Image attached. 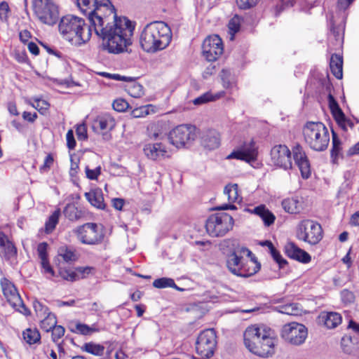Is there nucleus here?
I'll use <instances>...</instances> for the list:
<instances>
[{
  "instance_id": "nucleus-55",
  "label": "nucleus",
  "mask_w": 359,
  "mask_h": 359,
  "mask_svg": "<svg viewBox=\"0 0 359 359\" xmlns=\"http://www.w3.org/2000/svg\"><path fill=\"white\" fill-rule=\"evenodd\" d=\"M85 171H86V177L88 179H90L91 180H97V177L101 173V167L98 166V167L95 168V169H90L88 166H86Z\"/></svg>"
},
{
  "instance_id": "nucleus-54",
  "label": "nucleus",
  "mask_w": 359,
  "mask_h": 359,
  "mask_svg": "<svg viewBox=\"0 0 359 359\" xmlns=\"http://www.w3.org/2000/svg\"><path fill=\"white\" fill-rule=\"evenodd\" d=\"M259 0H236L239 8L247 10L257 5Z\"/></svg>"
},
{
  "instance_id": "nucleus-27",
  "label": "nucleus",
  "mask_w": 359,
  "mask_h": 359,
  "mask_svg": "<svg viewBox=\"0 0 359 359\" xmlns=\"http://www.w3.org/2000/svg\"><path fill=\"white\" fill-rule=\"evenodd\" d=\"M243 262H244L243 256L238 255L236 252H232L227 257L226 266L233 274L238 276Z\"/></svg>"
},
{
  "instance_id": "nucleus-50",
  "label": "nucleus",
  "mask_w": 359,
  "mask_h": 359,
  "mask_svg": "<svg viewBox=\"0 0 359 359\" xmlns=\"http://www.w3.org/2000/svg\"><path fill=\"white\" fill-rule=\"evenodd\" d=\"M50 331L52 332L53 341L57 343L64 336L65 330L62 325H56Z\"/></svg>"
},
{
  "instance_id": "nucleus-49",
  "label": "nucleus",
  "mask_w": 359,
  "mask_h": 359,
  "mask_svg": "<svg viewBox=\"0 0 359 359\" xmlns=\"http://www.w3.org/2000/svg\"><path fill=\"white\" fill-rule=\"evenodd\" d=\"M340 295L341 301L346 304H351L355 301V297L354 293L348 290H343L341 292Z\"/></svg>"
},
{
  "instance_id": "nucleus-39",
  "label": "nucleus",
  "mask_w": 359,
  "mask_h": 359,
  "mask_svg": "<svg viewBox=\"0 0 359 359\" xmlns=\"http://www.w3.org/2000/svg\"><path fill=\"white\" fill-rule=\"evenodd\" d=\"M60 210L57 209L53 212V213L48 217V219L46 222V231L47 233H50L53 231L57 224L59 221V217L60 216Z\"/></svg>"
},
{
  "instance_id": "nucleus-52",
  "label": "nucleus",
  "mask_w": 359,
  "mask_h": 359,
  "mask_svg": "<svg viewBox=\"0 0 359 359\" xmlns=\"http://www.w3.org/2000/svg\"><path fill=\"white\" fill-rule=\"evenodd\" d=\"M129 107V104L123 99L114 100V110L118 112L125 111Z\"/></svg>"
},
{
  "instance_id": "nucleus-31",
  "label": "nucleus",
  "mask_w": 359,
  "mask_h": 359,
  "mask_svg": "<svg viewBox=\"0 0 359 359\" xmlns=\"http://www.w3.org/2000/svg\"><path fill=\"white\" fill-rule=\"evenodd\" d=\"M358 343V339L355 336H344L341 338V345L344 353L346 354H354L358 347L355 345Z\"/></svg>"
},
{
  "instance_id": "nucleus-44",
  "label": "nucleus",
  "mask_w": 359,
  "mask_h": 359,
  "mask_svg": "<svg viewBox=\"0 0 359 359\" xmlns=\"http://www.w3.org/2000/svg\"><path fill=\"white\" fill-rule=\"evenodd\" d=\"M131 85L129 86L128 93L133 97H142L144 92V87L139 83L135 81L130 82Z\"/></svg>"
},
{
  "instance_id": "nucleus-38",
  "label": "nucleus",
  "mask_w": 359,
  "mask_h": 359,
  "mask_svg": "<svg viewBox=\"0 0 359 359\" xmlns=\"http://www.w3.org/2000/svg\"><path fill=\"white\" fill-rule=\"evenodd\" d=\"M155 112V107L152 104H147L144 106H141L140 107H137L134 109L132 112L131 115L134 118H141L144 117L147 115L149 114L150 113H154Z\"/></svg>"
},
{
  "instance_id": "nucleus-17",
  "label": "nucleus",
  "mask_w": 359,
  "mask_h": 359,
  "mask_svg": "<svg viewBox=\"0 0 359 359\" xmlns=\"http://www.w3.org/2000/svg\"><path fill=\"white\" fill-rule=\"evenodd\" d=\"M292 155L302 177L308 179L311 175L310 163L303 147L299 144H296L292 147Z\"/></svg>"
},
{
  "instance_id": "nucleus-53",
  "label": "nucleus",
  "mask_w": 359,
  "mask_h": 359,
  "mask_svg": "<svg viewBox=\"0 0 359 359\" xmlns=\"http://www.w3.org/2000/svg\"><path fill=\"white\" fill-rule=\"evenodd\" d=\"M50 104L48 102L44 100L39 98L34 99V104H33V107L41 114H43V111L47 110Z\"/></svg>"
},
{
  "instance_id": "nucleus-9",
  "label": "nucleus",
  "mask_w": 359,
  "mask_h": 359,
  "mask_svg": "<svg viewBox=\"0 0 359 359\" xmlns=\"http://www.w3.org/2000/svg\"><path fill=\"white\" fill-rule=\"evenodd\" d=\"M216 345V334L214 330H205L200 333L196 341V353L202 358H210L215 353Z\"/></svg>"
},
{
  "instance_id": "nucleus-40",
  "label": "nucleus",
  "mask_w": 359,
  "mask_h": 359,
  "mask_svg": "<svg viewBox=\"0 0 359 359\" xmlns=\"http://www.w3.org/2000/svg\"><path fill=\"white\" fill-rule=\"evenodd\" d=\"M278 311L287 315L298 316L301 313V309L297 304L292 303L280 306Z\"/></svg>"
},
{
  "instance_id": "nucleus-64",
  "label": "nucleus",
  "mask_w": 359,
  "mask_h": 359,
  "mask_svg": "<svg viewBox=\"0 0 359 359\" xmlns=\"http://www.w3.org/2000/svg\"><path fill=\"white\" fill-rule=\"evenodd\" d=\"M275 219L276 217L274 215L270 210H269L266 214H264L262 221L265 226H269L273 224Z\"/></svg>"
},
{
  "instance_id": "nucleus-60",
  "label": "nucleus",
  "mask_w": 359,
  "mask_h": 359,
  "mask_svg": "<svg viewBox=\"0 0 359 359\" xmlns=\"http://www.w3.org/2000/svg\"><path fill=\"white\" fill-rule=\"evenodd\" d=\"M53 163V158L50 154H48L46 156L44 159V162L43 165H41L39 168V170L41 172H47L48 170L50 168V166Z\"/></svg>"
},
{
  "instance_id": "nucleus-15",
  "label": "nucleus",
  "mask_w": 359,
  "mask_h": 359,
  "mask_svg": "<svg viewBox=\"0 0 359 359\" xmlns=\"http://www.w3.org/2000/svg\"><path fill=\"white\" fill-rule=\"evenodd\" d=\"M291 151L286 145L278 144L271 150L272 163L284 170L292 168Z\"/></svg>"
},
{
  "instance_id": "nucleus-59",
  "label": "nucleus",
  "mask_w": 359,
  "mask_h": 359,
  "mask_svg": "<svg viewBox=\"0 0 359 359\" xmlns=\"http://www.w3.org/2000/svg\"><path fill=\"white\" fill-rule=\"evenodd\" d=\"M327 101L331 113L341 109L337 101L330 93L327 95Z\"/></svg>"
},
{
  "instance_id": "nucleus-51",
  "label": "nucleus",
  "mask_w": 359,
  "mask_h": 359,
  "mask_svg": "<svg viewBox=\"0 0 359 359\" xmlns=\"http://www.w3.org/2000/svg\"><path fill=\"white\" fill-rule=\"evenodd\" d=\"M59 273L64 280L72 282L76 280V270L73 271L72 269H60Z\"/></svg>"
},
{
  "instance_id": "nucleus-48",
  "label": "nucleus",
  "mask_w": 359,
  "mask_h": 359,
  "mask_svg": "<svg viewBox=\"0 0 359 359\" xmlns=\"http://www.w3.org/2000/svg\"><path fill=\"white\" fill-rule=\"evenodd\" d=\"M11 12L8 4L6 1L0 3V20L4 22H7L8 15Z\"/></svg>"
},
{
  "instance_id": "nucleus-57",
  "label": "nucleus",
  "mask_w": 359,
  "mask_h": 359,
  "mask_svg": "<svg viewBox=\"0 0 359 359\" xmlns=\"http://www.w3.org/2000/svg\"><path fill=\"white\" fill-rule=\"evenodd\" d=\"M75 270L76 273V280H79L80 278H86L88 274H90L92 272L93 268L89 266L78 267Z\"/></svg>"
},
{
  "instance_id": "nucleus-16",
  "label": "nucleus",
  "mask_w": 359,
  "mask_h": 359,
  "mask_svg": "<svg viewBox=\"0 0 359 359\" xmlns=\"http://www.w3.org/2000/svg\"><path fill=\"white\" fill-rule=\"evenodd\" d=\"M257 149L253 140L250 142H245L243 145L237 150H233L227 156V159H238L250 163L257 159Z\"/></svg>"
},
{
  "instance_id": "nucleus-10",
  "label": "nucleus",
  "mask_w": 359,
  "mask_h": 359,
  "mask_svg": "<svg viewBox=\"0 0 359 359\" xmlns=\"http://www.w3.org/2000/svg\"><path fill=\"white\" fill-rule=\"evenodd\" d=\"M75 233L79 240L86 245H95L100 243L104 236L102 226L95 223H86L79 226Z\"/></svg>"
},
{
  "instance_id": "nucleus-11",
  "label": "nucleus",
  "mask_w": 359,
  "mask_h": 359,
  "mask_svg": "<svg viewBox=\"0 0 359 359\" xmlns=\"http://www.w3.org/2000/svg\"><path fill=\"white\" fill-rule=\"evenodd\" d=\"M307 334V328L304 325L294 322L285 325L281 330L282 338L293 345L304 343Z\"/></svg>"
},
{
  "instance_id": "nucleus-30",
  "label": "nucleus",
  "mask_w": 359,
  "mask_h": 359,
  "mask_svg": "<svg viewBox=\"0 0 359 359\" xmlns=\"http://www.w3.org/2000/svg\"><path fill=\"white\" fill-rule=\"evenodd\" d=\"M69 330L73 333L79 334L82 335H91L93 333L98 332V329L96 328V326L95 325L89 326L86 324L80 322L71 323L69 326Z\"/></svg>"
},
{
  "instance_id": "nucleus-58",
  "label": "nucleus",
  "mask_w": 359,
  "mask_h": 359,
  "mask_svg": "<svg viewBox=\"0 0 359 359\" xmlns=\"http://www.w3.org/2000/svg\"><path fill=\"white\" fill-rule=\"evenodd\" d=\"M228 27L231 34H236L240 29V20L238 17L231 18L228 24Z\"/></svg>"
},
{
  "instance_id": "nucleus-18",
  "label": "nucleus",
  "mask_w": 359,
  "mask_h": 359,
  "mask_svg": "<svg viewBox=\"0 0 359 359\" xmlns=\"http://www.w3.org/2000/svg\"><path fill=\"white\" fill-rule=\"evenodd\" d=\"M133 32L116 33L114 30V54L130 53L129 47L132 45Z\"/></svg>"
},
{
  "instance_id": "nucleus-21",
  "label": "nucleus",
  "mask_w": 359,
  "mask_h": 359,
  "mask_svg": "<svg viewBox=\"0 0 359 359\" xmlns=\"http://www.w3.org/2000/svg\"><path fill=\"white\" fill-rule=\"evenodd\" d=\"M285 252L290 258L304 264L310 262L311 259V257L308 252L299 248L293 242H289L285 245Z\"/></svg>"
},
{
  "instance_id": "nucleus-41",
  "label": "nucleus",
  "mask_w": 359,
  "mask_h": 359,
  "mask_svg": "<svg viewBox=\"0 0 359 359\" xmlns=\"http://www.w3.org/2000/svg\"><path fill=\"white\" fill-rule=\"evenodd\" d=\"M111 121L112 118L109 114L107 116H98L97 118L94 121L93 128L94 130L100 129V130H106L107 128L108 122Z\"/></svg>"
},
{
  "instance_id": "nucleus-25",
  "label": "nucleus",
  "mask_w": 359,
  "mask_h": 359,
  "mask_svg": "<svg viewBox=\"0 0 359 359\" xmlns=\"http://www.w3.org/2000/svg\"><path fill=\"white\" fill-rule=\"evenodd\" d=\"M320 319L328 329L335 328L342 320L341 315L337 312H323Z\"/></svg>"
},
{
  "instance_id": "nucleus-32",
  "label": "nucleus",
  "mask_w": 359,
  "mask_h": 359,
  "mask_svg": "<svg viewBox=\"0 0 359 359\" xmlns=\"http://www.w3.org/2000/svg\"><path fill=\"white\" fill-rule=\"evenodd\" d=\"M283 208L290 214L299 213L302 209V202L297 198H285L282 201Z\"/></svg>"
},
{
  "instance_id": "nucleus-56",
  "label": "nucleus",
  "mask_w": 359,
  "mask_h": 359,
  "mask_svg": "<svg viewBox=\"0 0 359 359\" xmlns=\"http://www.w3.org/2000/svg\"><path fill=\"white\" fill-rule=\"evenodd\" d=\"M48 244L45 242L41 243L38 245L37 252L41 262L48 259L47 255Z\"/></svg>"
},
{
  "instance_id": "nucleus-37",
  "label": "nucleus",
  "mask_w": 359,
  "mask_h": 359,
  "mask_svg": "<svg viewBox=\"0 0 359 359\" xmlns=\"http://www.w3.org/2000/svg\"><path fill=\"white\" fill-rule=\"evenodd\" d=\"M224 193L228 197L229 203H235L238 198V186L237 184H229L224 189Z\"/></svg>"
},
{
  "instance_id": "nucleus-63",
  "label": "nucleus",
  "mask_w": 359,
  "mask_h": 359,
  "mask_svg": "<svg viewBox=\"0 0 359 359\" xmlns=\"http://www.w3.org/2000/svg\"><path fill=\"white\" fill-rule=\"evenodd\" d=\"M269 210L267 209L264 205H260L251 210V212L258 215L262 219H263L264 214H266Z\"/></svg>"
},
{
  "instance_id": "nucleus-13",
  "label": "nucleus",
  "mask_w": 359,
  "mask_h": 359,
  "mask_svg": "<svg viewBox=\"0 0 359 359\" xmlns=\"http://www.w3.org/2000/svg\"><path fill=\"white\" fill-rule=\"evenodd\" d=\"M223 50L222 39L217 34L206 37L202 44L203 55L209 62L215 61Z\"/></svg>"
},
{
  "instance_id": "nucleus-14",
  "label": "nucleus",
  "mask_w": 359,
  "mask_h": 359,
  "mask_svg": "<svg viewBox=\"0 0 359 359\" xmlns=\"http://www.w3.org/2000/svg\"><path fill=\"white\" fill-rule=\"evenodd\" d=\"M0 284L3 294L11 306L20 312L22 311L20 310V308H22L25 311H27V309L25 306V304L13 283L6 278H2L0 280Z\"/></svg>"
},
{
  "instance_id": "nucleus-6",
  "label": "nucleus",
  "mask_w": 359,
  "mask_h": 359,
  "mask_svg": "<svg viewBox=\"0 0 359 359\" xmlns=\"http://www.w3.org/2000/svg\"><path fill=\"white\" fill-rule=\"evenodd\" d=\"M296 236L299 241L308 243L311 245H315L323 237L322 226L319 223L313 220L304 219L297 226Z\"/></svg>"
},
{
  "instance_id": "nucleus-12",
  "label": "nucleus",
  "mask_w": 359,
  "mask_h": 359,
  "mask_svg": "<svg viewBox=\"0 0 359 359\" xmlns=\"http://www.w3.org/2000/svg\"><path fill=\"white\" fill-rule=\"evenodd\" d=\"M194 131L195 127L191 125H180L170 132L168 139L172 145L180 148L195 139Z\"/></svg>"
},
{
  "instance_id": "nucleus-4",
  "label": "nucleus",
  "mask_w": 359,
  "mask_h": 359,
  "mask_svg": "<svg viewBox=\"0 0 359 359\" xmlns=\"http://www.w3.org/2000/svg\"><path fill=\"white\" fill-rule=\"evenodd\" d=\"M59 32L63 38L74 46H80L90 38V29L83 18L74 15H66L61 18Z\"/></svg>"
},
{
  "instance_id": "nucleus-22",
  "label": "nucleus",
  "mask_w": 359,
  "mask_h": 359,
  "mask_svg": "<svg viewBox=\"0 0 359 359\" xmlns=\"http://www.w3.org/2000/svg\"><path fill=\"white\" fill-rule=\"evenodd\" d=\"M201 145L209 150L218 148L221 143L219 133L215 129H208L203 132L201 137Z\"/></svg>"
},
{
  "instance_id": "nucleus-24",
  "label": "nucleus",
  "mask_w": 359,
  "mask_h": 359,
  "mask_svg": "<svg viewBox=\"0 0 359 359\" xmlns=\"http://www.w3.org/2000/svg\"><path fill=\"white\" fill-rule=\"evenodd\" d=\"M261 269V264L257 261V258L253 256L250 259H244L243 265L240 268L238 276L248 278L256 273Z\"/></svg>"
},
{
  "instance_id": "nucleus-5",
  "label": "nucleus",
  "mask_w": 359,
  "mask_h": 359,
  "mask_svg": "<svg viewBox=\"0 0 359 359\" xmlns=\"http://www.w3.org/2000/svg\"><path fill=\"white\" fill-rule=\"evenodd\" d=\"M303 136L306 144L313 151H323L330 142L326 126L320 121H307L303 127Z\"/></svg>"
},
{
  "instance_id": "nucleus-3",
  "label": "nucleus",
  "mask_w": 359,
  "mask_h": 359,
  "mask_svg": "<svg viewBox=\"0 0 359 359\" xmlns=\"http://www.w3.org/2000/svg\"><path fill=\"white\" fill-rule=\"evenodd\" d=\"M245 347L253 354L268 358L275 353L276 339L272 337L270 329L257 325L249 326L243 334Z\"/></svg>"
},
{
  "instance_id": "nucleus-42",
  "label": "nucleus",
  "mask_w": 359,
  "mask_h": 359,
  "mask_svg": "<svg viewBox=\"0 0 359 359\" xmlns=\"http://www.w3.org/2000/svg\"><path fill=\"white\" fill-rule=\"evenodd\" d=\"M153 286L156 288L177 287L173 279L170 278H161L153 282Z\"/></svg>"
},
{
  "instance_id": "nucleus-1",
  "label": "nucleus",
  "mask_w": 359,
  "mask_h": 359,
  "mask_svg": "<svg viewBox=\"0 0 359 359\" xmlns=\"http://www.w3.org/2000/svg\"><path fill=\"white\" fill-rule=\"evenodd\" d=\"M77 6L81 11L88 16V20L94 27L95 34L98 36L102 50L112 53V25L107 22L104 25L105 11L112 13L110 0H77Z\"/></svg>"
},
{
  "instance_id": "nucleus-33",
  "label": "nucleus",
  "mask_w": 359,
  "mask_h": 359,
  "mask_svg": "<svg viewBox=\"0 0 359 359\" xmlns=\"http://www.w3.org/2000/svg\"><path fill=\"white\" fill-rule=\"evenodd\" d=\"M224 91H220L217 93L207 92L194 100L193 103L195 105H200L208 102L215 101L224 95Z\"/></svg>"
},
{
  "instance_id": "nucleus-61",
  "label": "nucleus",
  "mask_w": 359,
  "mask_h": 359,
  "mask_svg": "<svg viewBox=\"0 0 359 359\" xmlns=\"http://www.w3.org/2000/svg\"><path fill=\"white\" fill-rule=\"evenodd\" d=\"M76 133L79 140L87 139V130L84 124L79 126L76 130Z\"/></svg>"
},
{
  "instance_id": "nucleus-2",
  "label": "nucleus",
  "mask_w": 359,
  "mask_h": 359,
  "mask_svg": "<svg viewBox=\"0 0 359 359\" xmlns=\"http://www.w3.org/2000/svg\"><path fill=\"white\" fill-rule=\"evenodd\" d=\"M170 27L163 21L148 23L142 30L140 44L142 50L149 53H155L165 49L171 42Z\"/></svg>"
},
{
  "instance_id": "nucleus-19",
  "label": "nucleus",
  "mask_w": 359,
  "mask_h": 359,
  "mask_svg": "<svg viewBox=\"0 0 359 359\" xmlns=\"http://www.w3.org/2000/svg\"><path fill=\"white\" fill-rule=\"evenodd\" d=\"M0 254L7 261L12 262L17 256V248L8 236L0 231Z\"/></svg>"
},
{
  "instance_id": "nucleus-7",
  "label": "nucleus",
  "mask_w": 359,
  "mask_h": 359,
  "mask_svg": "<svg viewBox=\"0 0 359 359\" xmlns=\"http://www.w3.org/2000/svg\"><path fill=\"white\" fill-rule=\"evenodd\" d=\"M234 223L233 217L227 213L211 215L205 223L207 232L212 237L224 236L232 229Z\"/></svg>"
},
{
  "instance_id": "nucleus-36",
  "label": "nucleus",
  "mask_w": 359,
  "mask_h": 359,
  "mask_svg": "<svg viewBox=\"0 0 359 359\" xmlns=\"http://www.w3.org/2000/svg\"><path fill=\"white\" fill-rule=\"evenodd\" d=\"M23 338L29 344H34L40 341L41 335L36 329L28 328L23 332Z\"/></svg>"
},
{
  "instance_id": "nucleus-29",
  "label": "nucleus",
  "mask_w": 359,
  "mask_h": 359,
  "mask_svg": "<svg viewBox=\"0 0 359 359\" xmlns=\"http://www.w3.org/2000/svg\"><path fill=\"white\" fill-rule=\"evenodd\" d=\"M330 67L331 72L338 79L343 76V57L336 53L332 54L330 58Z\"/></svg>"
},
{
  "instance_id": "nucleus-26",
  "label": "nucleus",
  "mask_w": 359,
  "mask_h": 359,
  "mask_svg": "<svg viewBox=\"0 0 359 359\" xmlns=\"http://www.w3.org/2000/svg\"><path fill=\"white\" fill-rule=\"evenodd\" d=\"M85 212L72 202L67 204L63 210V214L69 221L76 222L84 216Z\"/></svg>"
},
{
  "instance_id": "nucleus-20",
  "label": "nucleus",
  "mask_w": 359,
  "mask_h": 359,
  "mask_svg": "<svg viewBox=\"0 0 359 359\" xmlns=\"http://www.w3.org/2000/svg\"><path fill=\"white\" fill-rule=\"evenodd\" d=\"M147 157L153 161H158L168 157L166 147L161 142L147 144L143 149Z\"/></svg>"
},
{
  "instance_id": "nucleus-47",
  "label": "nucleus",
  "mask_w": 359,
  "mask_h": 359,
  "mask_svg": "<svg viewBox=\"0 0 359 359\" xmlns=\"http://www.w3.org/2000/svg\"><path fill=\"white\" fill-rule=\"evenodd\" d=\"M33 307L39 317L42 318L50 313L48 308L37 299L33 301Z\"/></svg>"
},
{
  "instance_id": "nucleus-45",
  "label": "nucleus",
  "mask_w": 359,
  "mask_h": 359,
  "mask_svg": "<svg viewBox=\"0 0 359 359\" xmlns=\"http://www.w3.org/2000/svg\"><path fill=\"white\" fill-rule=\"evenodd\" d=\"M334 120L337 121L339 126L344 131L347 130V128H346V121H347V118L346 117L342 109H339L338 111H334L332 113Z\"/></svg>"
},
{
  "instance_id": "nucleus-23",
  "label": "nucleus",
  "mask_w": 359,
  "mask_h": 359,
  "mask_svg": "<svg viewBox=\"0 0 359 359\" xmlns=\"http://www.w3.org/2000/svg\"><path fill=\"white\" fill-rule=\"evenodd\" d=\"M116 33H129L133 32L135 25L125 16H118L116 10L114 6V29Z\"/></svg>"
},
{
  "instance_id": "nucleus-8",
  "label": "nucleus",
  "mask_w": 359,
  "mask_h": 359,
  "mask_svg": "<svg viewBox=\"0 0 359 359\" xmlns=\"http://www.w3.org/2000/svg\"><path fill=\"white\" fill-rule=\"evenodd\" d=\"M34 11L39 20L46 25H55L59 18L57 6L53 0H33Z\"/></svg>"
},
{
  "instance_id": "nucleus-35",
  "label": "nucleus",
  "mask_w": 359,
  "mask_h": 359,
  "mask_svg": "<svg viewBox=\"0 0 359 359\" xmlns=\"http://www.w3.org/2000/svg\"><path fill=\"white\" fill-rule=\"evenodd\" d=\"M43 317L44 318L41 320L40 327L45 332H48L57 325V318L51 312Z\"/></svg>"
},
{
  "instance_id": "nucleus-43",
  "label": "nucleus",
  "mask_w": 359,
  "mask_h": 359,
  "mask_svg": "<svg viewBox=\"0 0 359 359\" xmlns=\"http://www.w3.org/2000/svg\"><path fill=\"white\" fill-rule=\"evenodd\" d=\"M83 349L85 351L95 355H102L104 353V348L101 345L90 342L86 343L83 347Z\"/></svg>"
},
{
  "instance_id": "nucleus-46",
  "label": "nucleus",
  "mask_w": 359,
  "mask_h": 359,
  "mask_svg": "<svg viewBox=\"0 0 359 359\" xmlns=\"http://www.w3.org/2000/svg\"><path fill=\"white\" fill-rule=\"evenodd\" d=\"M269 252L273 260L278 264L280 269H283L287 264V260L282 257L279 251L277 250L275 247L270 250Z\"/></svg>"
},
{
  "instance_id": "nucleus-62",
  "label": "nucleus",
  "mask_w": 359,
  "mask_h": 359,
  "mask_svg": "<svg viewBox=\"0 0 359 359\" xmlns=\"http://www.w3.org/2000/svg\"><path fill=\"white\" fill-rule=\"evenodd\" d=\"M67 144L69 149H74L76 146V141L74 137V133L72 130H69L66 135Z\"/></svg>"
},
{
  "instance_id": "nucleus-28",
  "label": "nucleus",
  "mask_w": 359,
  "mask_h": 359,
  "mask_svg": "<svg viewBox=\"0 0 359 359\" xmlns=\"http://www.w3.org/2000/svg\"><path fill=\"white\" fill-rule=\"evenodd\" d=\"M87 201L94 207L98 209H104L105 204L102 191L100 189L91 190L85 193Z\"/></svg>"
},
{
  "instance_id": "nucleus-34",
  "label": "nucleus",
  "mask_w": 359,
  "mask_h": 359,
  "mask_svg": "<svg viewBox=\"0 0 359 359\" xmlns=\"http://www.w3.org/2000/svg\"><path fill=\"white\" fill-rule=\"evenodd\" d=\"M332 149L330 151V155H331L332 161L334 163H336L339 156L341 154V140H339V138L338 137L337 134L333 130H332Z\"/></svg>"
}]
</instances>
